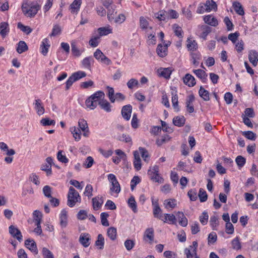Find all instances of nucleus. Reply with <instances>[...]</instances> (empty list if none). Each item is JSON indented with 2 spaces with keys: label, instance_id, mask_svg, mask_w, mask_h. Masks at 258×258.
I'll list each match as a JSON object with an SVG mask.
<instances>
[{
  "label": "nucleus",
  "instance_id": "f257e3e1",
  "mask_svg": "<svg viewBox=\"0 0 258 258\" xmlns=\"http://www.w3.org/2000/svg\"><path fill=\"white\" fill-rule=\"evenodd\" d=\"M40 8L41 5L37 2L23 4L22 6V10L24 15L30 18L34 17Z\"/></svg>",
  "mask_w": 258,
  "mask_h": 258
},
{
  "label": "nucleus",
  "instance_id": "f03ea898",
  "mask_svg": "<svg viewBox=\"0 0 258 258\" xmlns=\"http://www.w3.org/2000/svg\"><path fill=\"white\" fill-rule=\"evenodd\" d=\"M103 96V92L101 91H97L91 95L85 101L87 107L91 110L96 108Z\"/></svg>",
  "mask_w": 258,
  "mask_h": 258
},
{
  "label": "nucleus",
  "instance_id": "7ed1b4c3",
  "mask_svg": "<svg viewBox=\"0 0 258 258\" xmlns=\"http://www.w3.org/2000/svg\"><path fill=\"white\" fill-rule=\"evenodd\" d=\"M80 202L81 197L78 192L74 187L71 186L68 194V205L73 207L77 202Z\"/></svg>",
  "mask_w": 258,
  "mask_h": 258
},
{
  "label": "nucleus",
  "instance_id": "20e7f679",
  "mask_svg": "<svg viewBox=\"0 0 258 258\" xmlns=\"http://www.w3.org/2000/svg\"><path fill=\"white\" fill-rule=\"evenodd\" d=\"M198 242L196 241L192 242L191 245L184 249V252L186 258H200L197 254Z\"/></svg>",
  "mask_w": 258,
  "mask_h": 258
},
{
  "label": "nucleus",
  "instance_id": "39448f33",
  "mask_svg": "<svg viewBox=\"0 0 258 258\" xmlns=\"http://www.w3.org/2000/svg\"><path fill=\"white\" fill-rule=\"evenodd\" d=\"M108 179L111 183L110 190L116 194L119 193L120 191V187L115 176L113 174H109L108 175Z\"/></svg>",
  "mask_w": 258,
  "mask_h": 258
},
{
  "label": "nucleus",
  "instance_id": "423d86ee",
  "mask_svg": "<svg viewBox=\"0 0 258 258\" xmlns=\"http://www.w3.org/2000/svg\"><path fill=\"white\" fill-rule=\"evenodd\" d=\"M94 56L96 59L106 65H109L111 63V61L99 49H97L94 53Z\"/></svg>",
  "mask_w": 258,
  "mask_h": 258
},
{
  "label": "nucleus",
  "instance_id": "0eeeda50",
  "mask_svg": "<svg viewBox=\"0 0 258 258\" xmlns=\"http://www.w3.org/2000/svg\"><path fill=\"white\" fill-rule=\"evenodd\" d=\"M10 234L14 238H16L19 242L22 240V235L21 231L14 225H11L9 227Z\"/></svg>",
  "mask_w": 258,
  "mask_h": 258
},
{
  "label": "nucleus",
  "instance_id": "6e6552de",
  "mask_svg": "<svg viewBox=\"0 0 258 258\" xmlns=\"http://www.w3.org/2000/svg\"><path fill=\"white\" fill-rule=\"evenodd\" d=\"M10 32L9 25L7 22H3L0 23V35L3 39L6 38Z\"/></svg>",
  "mask_w": 258,
  "mask_h": 258
},
{
  "label": "nucleus",
  "instance_id": "1a4fd4ad",
  "mask_svg": "<svg viewBox=\"0 0 258 258\" xmlns=\"http://www.w3.org/2000/svg\"><path fill=\"white\" fill-rule=\"evenodd\" d=\"M104 98L105 94L103 93V96L101 99H100L99 105L102 109H103L107 112H109L111 111V106L106 100L104 99Z\"/></svg>",
  "mask_w": 258,
  "mask_h": 258
},
{
  "label": "nucleus",
  "instance_id": "9d476101",
  "mask_svg": "<svg viewBox=\"0 0 258 258\" xmlns=\"http://www.w3.org/2000/svg\"><path fill=\"white\" fill-rule=\"evenodd\" d=\"M33 104L37 114L39 116L43 115L44 113L45 109L41 100L39 99L35 100Z\"/></svg>",
  "mask_w": 258,
  "mask_h": 258
},
{
  "label": "nucleus",
  "instance_id": "9b49d317",
  "mask_svg": "<svg viewBox=\"0 0 258 258\" xmlns=\"http://www.w3.org/2000/svg\"><path fill=\"white\" fill-rule=\"evenodd\" d=\"M132 111V106L131 105L123 106L121 110L122 117L126 120H128L131 118Z\"/></svg>",
  "mask_w": 258,
  "mask_h": 258
},
{
  "label": "nucleus",
  "instance_id": "f8f14e48",
  "mask_svg": "<svg viewBox=\"0 0 258 258\" xmlns=\"http://www.w3.org/2000/svg\"><path fill=\"white\" fill-rule=\"evenodd\" d=\"M167 47L168 44H159L158 45L156 51L157 54L161 57H163L167 54Z\"/></svg>",
  "mask_w": 258,
  "mask_h": 258
},
{
  "label": "nucleus",
  "instance_id": "ddd939ff",
  "mask_svg": "<svg viewBox=\"0 0 258 258\" xmlns=\"http://www.w3.org/2000/svg\"><path fill=\"white\" fill-rule=\"evenodd\" d=\"M134 166L135 168L139 171L141 169L142 164L140 156V153L138 151H135L134 152Z\"/></svg>",
  "mask_w": 258,
  "mask_h": 258
},
{
  "label": "nucleus",
  "instance_id": "4468645a",
  "mask_svg": "<svg viewBox=\"0 0 258 258\" xmlns=\"http://www.w3.org/2000/svg\"><path fill=\"white\" fill-rule=\"evenodd\" d=\"M163 205L165 209L171 210L177 206V201L174 199H168L164 201Z\"/></svg>",
  "mask_w": 258,
  "mask_h": 258
},
{
  "label": "nucleus",
  "instance_id": "2eb2a0df",
  "mask_svg": "<svg viewBox=\"0 0 258 258\" xmlns=\"http://www.w3.org/2000/svg\"><path fill=\"white\" fill-rule=\"evenodd\" d=\"M184 83L189 87H193L196 85V80L195 78L189 74H187L183 78Z\"/></svg>",
  "mask_w": 258,
  "mask_h": 258
},
{
  "label": "nucleus",
  "instance_id": "dca6fc26",
  "mask_svg": "<svg viewBox=\"0 0 258 258\" xmlns=\"http://www.w3.org/2000/svg\"><path fill=\"white\" fill-rule=\"evenodd\" d=\"M60 225L62 228L68 225V213L65 210H62L59 215Z\"/></svg>",
  "mask_w": 258,
  "mask_h": 258
},
{
  "label": "nucleus",
  "instance_id": "f3484780",
  "mask_svg": "<svg viewBox=\"0 0 258 258\" xmlns=\"http://www.w3.org/2000/svg\"><path fill=\"white\" fill-rule=\"evenodd\" d=\"M90 235L88 233H82L79 237L80 242L85 247L90 245Z\"/></svg>",
  "mask_w": 258,
  "mask_h": 258
},
{
  "label": "nucleus",
  "instance_id": "a211bd4d",
  "mask_svg": "<svg viewBox=\"0 0 258 258\" xmlns=\"http://www.w3.org/2000/svg\"><path fill=\"white\" fill-rule=\"evenodd\" d=\"M248 59L252 64L255 67L258 61V53L255 50H251L249 52Z\"/></svg>",
  "mask_w": 258,
  "mask_h": 258
},
{
  "label": "nucleus",
  "instance_id": "6ab92c4d",
  "mask_svg": "<svg viewBox=\"0 0 258 258\" xmlns=\"http://www.w3.org/2000/svg\"><path fill=\"white\" fill-rule=\"evenodd\" d=\"M204 22L208 25L216 27L218 25V22L216 18L212 15H207L204 18Z\"/></svg>",
  "mask_w": 258,
  "mask_h": 258
},
{
  "label": "nucleus",
  "instance_id": "aec40b11",
  "mask_svg": "<svg viewBox=\"0 0 258 258\" xmlns=\"http://www.w3.org/2000/svg\"><path fill=\"white\" fill-rule=\"evenodd\" d=\"M0 149L3 151L5 152L7 156H11L16 153L14 149H9L8 145L4 142H0Z\"/></svg>",
  "mask_w": 258,
  "mask_h": 258
},
{
  "label": "nucleus",
  "instance_id": "412c9836",
  "mask_svg": "<svg viewBox=\"0 0 258 258\" xmlns=\"http://www.w3.org/2000/svg\"><path fill=\"white\" fill-rule=\"evenodd\" d=\"M25 244L26 247L31 251L35 252L36 254L38 253L36 244L33 240L27 239Z\"/></svg>",
  "mask_w": 258,
  "mask_h": 258
},
{
  "label": "nucleus",
  "instance_id": "4be33fe9",
  "mask_svg": "<svg viewBox=\"0 0 258 258\" xmlns=\"http://www.w3.org/2000/svg\"><path fill=\"white\" fill-rule=\"evenodd\" d=\"M148 239L150 243H152L154 240V230L152 228H147L144 234V239Z\"/></svg>",
  "mask_w": 258,
  "mask_h": 258
},
{
  "label": "nucleus",
  "instance_id": "5701e85b",
  "mask_svg": "<svg viewBox=\"0 0 258 258\" xmlns=\"http://www.w3.org/2000/svg\"><path fill=\"white\" fill-rule=\"evenodd\" d=\"M50 46L49 40L47 38L44 39L40 45L41 52L44 55H46L48 52V49Z\"/></svg>",
  "mask_w": 258,
  "mask_h": 258
},
{
  "label": "nucleus",
  "instance_id": "b1692460",
  "mask_svg": "<svg viewBox=\"0 0 258 258\" xmlns=\"http://www.w3.org/2000/svg\"><path fill=\"white\" fill-rule=\"evenodd\" d=\"M28 50V47L24 41H20L17 44L16 50L19 54H21Z\"/></svg>",
  "mask_w": 258,
  "mask_h": 258
},
{
  "label": "nucleus",
  "instance_id": "393cba45",
  "mask_svg": "<svg viewBox=\"0 0 258 258\" xmlns=\"http://www.w3.org/2000/svg\"><path fill=\"white\" fill-rule=\"evenodd\" d=\"M93 209L97 210L101 207L103 203V200L102 197H96L92 200Z\"/></svg>",
  "mask_w": 258,
  "mask_h": 258
},
{
  "label": "nucleus",
  "instance_id": "a878e982",
  "mask_svg": "<svg viewBox=\"0 0 258 258\" xmlns=\"http://www.w3.org/2000/svg\"><path fill=\"white\" fill-rule=\"evenodd\" d=\"M82 0H75L70 6L71 13H77L80 8Z\"/></svg>",
  "mask_w": 258,
  "mask_h": 258
},
{
  "label": "nucleus",
  "instance_id": "bb28decb",
  "mask_svg": "<svg viewBox=\"0 0 258 258\" xmlns=\"http://www.w3.org/2000/svg\"><path fill=\"white\" fill-rule=\"evenodd\" d=\"M70 131L73 134V137L76 141H79L81 139V131L79 128L73 126L70 128Z\"/></svg>",
  "mask_w": 258,
  "mask_h": 258
},
{
  "label": "nucleus",
  "instance_id": "cd10ccee",
  "mask_svg": "<svg viewBox=\"0 0 258 258\" xmlns=\"http://www.w3.org/2000/svg\"><path fill=\"white\" fill-rule=\"evenodd\" d=\"M205 10L207 12H210L212 10H217V5L213 1H207L204 4Z\"/></svg>",
  "mask_w": 258,
  "mask_h": 258
},
{
  "label": "nucleus",
  "instance_id": "c85d7f7f",
  "mask_svg": "<svg viewBox=\"0 0 258 258\" xmlns=\"http://www.w3.org/2000/svg\"><path fill=\"white\" fill-rule=\"evenodd\" d=\"M185 119L183 116H178L173 119V123L178 127L183 126L185 124Z\"/></svg>",
  "mask_w": 258,
  "mask_h": 258
},
{
  "label": "nucleus",
  "instance_id": "c756f323",
  "mask_svg": "<svg viewBox=\"0 0 258 258\" xmlns=\"http://www.w3.org/2000/svg\"><path fill=\"white\" fill-rule=\"evenodd\" d=\"M155 17L160 21H166L169 19L167 11L164 10L160 11L158 13H156L155 14Z\"/></svg>",
  "mask_w": 258,
  "mask_h": 258
},
{
  "label": "nucleus",
  "instance_id": "7c9ffc66",
  "mask_svg": "<svg viewBox=\"0 0 258 258\" xmlns=\"http://www.w3.org/2000/svg\"><path fill=\"white\" fill-rule=\"evenodd\" d=\"M33 215L35 225H40L42 218V213L38 210H35L34 211Z\"/></svg>",
  "mask_w": 258,
  "mask_h": 258
},
{
  "label": "nucleus",
  "instance_id": "2f4dec72",
  "mask_svg": "<svg viewBox=\"0 0 258 258\" xmlns=\"http://www.w3.org/2000/svg\"><path fill=\"white\" fill-rule=\"evenodd\" d=\"M186 46L188 50L195 51L198 48V44L195 40L187 38Z\"/></svg>",
  "mask_w": 258,
  "mask_h": 258
},
{
  "label": "nucleus",
  "instance_id": "473e14b6",
  "mask_svg": "<svg viewBox=\"0 0 258 258\" xmlns=\"http://www.w3.org/2000/svg\"><path fill=\"white\" fill-rule=\"evenodd\" d=\"M233 7L234 11L236 12L237 14L241 16L244 15V12L242 6L240 3L237 2H234L233 4Z\"/></svg>",
  "mask_w": 258,
  "mask_h": 258
},
{
  "label": "nucleus",
  "instance_id": "72a5a7b5",
  "mask_svg": "<svg viewBox=\"0 0 258 258\" xmlns=\"http://www.w3.org/2000/svg\"><path fill=\"white\" fill-rule=\"evenodd\" d=\"M177 216L179 219V223L183 227H185L187 225V219L185 217L182 212H178Z\"/></svg>",
  "mask_w": 258,
  "mask_h": 258
},
{
  "label": "nucleus",
  "instance_id": "f704fd0d",
  "mask_svg": "<svg viewBox=\"0 0 258 258\" xmlns=\"http://www.w3.org/2000/svg\"><path fill=\"white\" fill-rule=\"evenodd\" d=\"M99 35V36H102L104 35H107L112 33V29L110 28V27H104L99 28L97 30Z\"/></svg>",
  "mask_w": 258,
  "mask_h": 258
},
{
  "label": "nucleus",
  "instance_id": "c9c22d12",
  "mask_svg": "<svg viewBox=\"0 0 258 258\" xmlns=\"http://www.w3.org/2000/svg\"><path fill=\"white\" fill-rule=\"evenodd\" d=\"M78 125L83 132H89V128L87 121L84 119H80L78 121Z\"/></svg>",
  "mask_w": 258,
  "mask_h": 258
},
{
  "label": "nucleus",
  "instance_id": "e433bc0d",
  "mask_svg": "<svg viewBox=\"0 0 258 258\" xmlns=\"http://www.w3.org/2000/svg\"><path fill=\"white\" fill-rule=\"evenodd\" d=\"M200 96L205 100L209 101L210 100L209 92L205 90L203 87H201L199 92Z\"/></svg>",
  "mask_w": 258,
  "mask_h": 258
},
{
  "label": "nucleus",
  "instance_id": "4c0bfd02",
  "mask_svg": "<svg viewBox=\"0 0 258 258\" xmlns=\"http://www.w3.org/2000/svg\"><path fill=\"white\" fill-rule=\"evenodd\" d=\"M104 245V238L101 234H98L97 239L95 241V245L99 247L100 249H102Z\"/></svg>",
  "mask_w": 258,
  "mask_h": 258
},
{
  "label": "nucleus",
  "instance_id": "58836bf2",
  "mask_svg": "<svg viewBox=\"0 0 258 258\" xmlns=\"http://www.w3.org/2000/svg\"><path fill=\"white\" fill-rule=\"evenodd\" d=\"M17 27L27 35L29 34L32 31V29L29 26H25L21 22L18 23Z\"/></svg>",
  "mask_w": 258,
  "mask_h": 258
},
{
  "label": "nucleus",
  "instance_id": "ea45409f",
  "mask_svg": "<svg viewBox=\"0 0 258 258\" xmlns=\"http://www.w3.org/2000/svg\"><path fill=\"white\" fill-rule=\"evenodd\" d=\"M128 205L130 208L132 209L134 213H137L138 211L137 203L135 201V198L133 197H131L128 200Z\"/></svg>",
  "mask_w": 258,
  "mask_h": 258
},
{
  "label": "nucleus",
  "instance_id": "a19ab883",
  "mask_svg": "<svg viewBox=\"0 0 258 258\" xmlns=\"http://www.w3.org/2000/svg\"><path fill=\"white\" fill-rule=\"evenodd\" d=\"M193 73L201 80H205L207 75L206 72L201 69L194 70L192 71Z\"/></svg>",
  "mask_w": 258,
  "mask_h": 258
},
{
  "label": "nucleus",
  "instance_id": "79ce46f5",
  "mask_svg": "<svg viewBox=\"0 0 258 258\" xmlns=\"http://www.w3.org/2000/svg\"><path fill=\"white\" fill-rule=\"evenodd\" d=\"M93 58L92 57H85L82 61L83 67L88 70L91 69V64L93 62Z\"/></svg>",
  "mask_w": 258,
  "mask_h": 258
},
{
  "label": "nucleus",
  "instance_id": "37998d69",
  "mask_svg": "<svg viewBox=\"0 0 258 258\" xmlns=\"http://www.w3.org/2000/svg\"><path fill=\"white\" fill-rule=\"evenodd\" d=\"M193 64L198 66L199 62L198 60L201 58V55L199 52H191Z\"/></svg>",
  "mask_w": 258,
  "mask_h": 258
},
{
  "label": "nucleus",
  "instance_id": "c03bdc74",
  "mask_svg": "<svg viewBox=\"0 0 258 258\" xmlns=\"http://www.w3.org/2000/svg\"><path fill=\"white\" fill-rule=\"evenodd\" d=\"M165 218L162 220V221L166 223L167 221L171 222V223L174 224L176 223V218L175 216L173 214H164Z\"/></svg>",
  "mask_w": 258,
  "mask_h": 258
},
{
  "label": "nucleus",
  "instance_id": "a18cd8bd",
  "mask_svg": "<svg viewBox=\"0 0 258 258\" xmlns=\"http://www.w3.org/2000/svg\"><path fill=\"white\" fill-rule=\"evenodd\" d=\"M139 152L140 154H141L144 160L148 162L149 159V155L148 151L144 148L140 147L139 148Z\"/></svg>",
  "mask_w": 258,
  "mask_h": 258
},
{
  "label": "nucleus",
  "instance_id": "49530a36",
  "mask_svg": "<svg viewBox=\"0 0 258 258\" xmlns=\"http://www.w3.org/2000/svg\"><path fill=\"white\" fill-rule=\"evenodd\" d=\"M107 235L112 240L116 238V229L114 227H110L107 230Z\"/></svg>",
  "mask_w": 258,
  "mask_h": 258
},
{
  "label": "nucleus",
  "instance_id": "de8ad7c7",
  "mask_svg": "<svg viewBox=\"0 0 258 258\" xmlns=\"http://www.w3.org/2000/svg\"><path fill=\"white\" fill-rule=\"evenodd\" d=\"M72 52L74 55L76 56H79L81 55L82 51L79 49L76 45L75 42L73 41L71 43Z\"/></svg>",
  "mask_w": 258,
  "mask_h": 258
},
{
  "label": "nucleus",
  "instance_id": "09e8293b",
  "mask_svg": "<svg viewBox=\"0 0 258 258\" xmlns=\"http://www.w3.org/2000/svg\"><path fill=\"white\" fill-rule=\"evenodd\" d=\"M232 247L236 250H239L241 248V243L238 237L233 239L231 241Z\"/></svg>",
  "mask_w": 258,
  "mask_h": 258
},
{
  "label": "nucleus",
  "instance_id": "8fccbe9b",
  "mask_svg": "<svg viewBox=\"0 0 258 258\" xmlns=\"http://www.w3.org/2000/svg\"><path fill=\"white\" fill-rule=\"evenodd\" d=\"M159 71H160V75L167 79L170 77L171 74V71L169 68L161 69Z\"/></svg>",
  "mask_w": 258,
  "mask_h": 258
},
{
  "label": "nucleus",
  "instance_id": "3c124183",
  "mask_svg": "<svg viewBox=\"0 0 258 258\" xmlns=\"http://www.w3.org/2000/svg\"><path fill=\"white\" fill-rule=\"evenodd\" d=\"M139 83L138 81L134 78H132L128 80L126 85L128 89H133L135 87H138Z\"/></svg>",
  "mask_w": 258,
  "mask_h": 258
},
{
  "label": "nucleus",
  "instance_id": "603ef678",
  "mask_svg": "<svg viewBox=\"0 0 258 258\" xmlns=\"http://www.w3.org/2000/svg\"><path fill=\"white\" fill-rule=\"evenodd\" d=\"M153 214L155 218H157L161 220H163V219L162 218V210L160 208V207H156V208H153Z\"/></svg>",
  "mask_w": 258,
  "mask_h": 258
},
{
  "label": "nucleus",
  "instance_id": "864d4df0",
  "mask_svg": "<svg viewBox=\"0 0 258 258\" xmlns=\"http://www.w3.org/2000/svg\"><path fill=\"white\" fill-rule=\"evenodd\" d=\"M170 139V137L165 135L161 137V138H159L156 140V144L158 146H160L162 145L163 144L165 143L166 142L169 141Z\"/></svg>",
  "mask_w": 258,
  "mask_h": 258
},
{
  "label": "nucleus",
  "instance_id": "5fc2aeb1",
  "mask_svg": "<svg viewBox=\"0 0 258 258\" xmlns=\"http://www.w3.org/2000/svg\"><path fill=\"white\" fill-rule=\"evenodd\" d=\"M210 225L212 227L214 230H216V227L219 225L218 219L217 216L213 215L211 217L210 220Z\"/></svg>",
  "mask_w": 258,
  "mask_h": 258
},
{
  "label": "nucleus",
  "instance_id": "6e6d98bb",
  "mask_svg": "<svg viewBox=\"0 0 258 258\" xmlns=\"http://www.w3.org/2000/svg\"><path fill=\"white\" fill-rule=\"evenodd\" d=\"M173 29L175 34L179 38L183 37V31L180 27L177 24H174L173 26Z\"/></svg>",
  "mask_w": 258,
  "mask_h": 258
},
{
  "label": "nucleus",
  "instance_id": "4d7b16f0",
  "mask_svg": "<svg viewBox=\"0 0 258 258\" xmlns=\"http://www.w3.org/2000/svg\"><path fill=\"white\" fill-rule=\"evenodd\" d=\"M235 162L239 168L242 167L246 162V159L242 156H238L235 159Z\"/></svg>",
  "mask_w": 258,
  "mask_h": 258
},
{
  "label": "nucleus",
  "instance_id": "13d9d810",
  "mask_svg": "<svg viewBox=\"0 0 258 258\" xmlns=\"http://www.w3.org/2000/svg\"><path fill=\"white\" fill-rule=\"evenodd\" d=\"M109 215L107 213H102L101 214V224L104 226H108L109 224L107 220Z\"/></svg>",
  "mask_w": 258,
  "mask_h": 258
},
{
  "label": "nucleus",
  "instance_id": "bf43d9fd",
  "mask_svg": "<svg viewBox=\"0 0 258 258\" xmlns=\"http://www.w3.org/2000/svg\"><path fill=\"white\" fill-rule=\"evenodd\" d=\"M74 79H75L76 81L80 80V79L86 77V74L83 71H78L73 73L71 75Z\"/></svg>",
  "mask_w": 258,
  "mask_h": 258
},
{
  "label": "nucleus",
  "instance_id": "052dcab7",
  "mask_svg": "<svg viewBox=\"0 0 258 258\" xmlns=\"http://www.w3.org/2000/svg\"><path fill=\"white\" fill-rule=\"evenodd\" d=\"M198 196L201 202H204L207 200V194L204 189H200Z\"/></svg>",
  "mask_w": 258,
  "mask_h": 258
},
{
  "label": "nucleus",
  "instance_id": "680f3d73",
  "mask_svg": "<svg viewBox=\"0 0 258 258\" xmlns=\"http://www.w3.org/2000/svg\"><path fill=\"white\" fill-rule=\"evenodd\" d=\"M52 188L49 185H45L43 188V193L44 195L48 198H51Z\"/></svg>",
  "mask_w": 258,
  "mask_h": 258
},
{
  "label": "nucleus",
  "instance_id": "e2e57ef3",
  "mask_svg": "<svg viewBox=\"0 0 258 258\" xmlns=\"http://www.w3.org/2000/svg\"><path fill=\"white\" fill-rule=\"evenodd\" d=\"M62 151H59L57 154V158L58 161L62 163H67L69 162L68 159L64 155H62Z\"/></svg>",
  "mask_w": 258,
  "mask_h": 258
},
{
  "label": "nucleus",
  "instance_id": "0e129e2a",
  "mask_svg": "<svg viewBox=\"0 0 258 258\" xmlns=\"http://www.w3.org/2000/svg\"><path fill=\"white\" fill-rule=\"evenodd\" d=\"M203 32L201 35V37L204 39H206L207 36L211 31V29L208 26H203L202 27Z\"/></svg>",
  "mask_w": 258,
  "mask_h": 258
},
{
  "label": "nucleus",
  "instance_id": "69168bd1",
  "mask_svg": "<svg viewBox=\"0 0 258 258\" xmlns=\"http://www.w3.org/2000/svg\"><path fill=\"white\" fill-rule=\"evenodd\" d=\"M94 159L91 157H88L85 161L84 162L83 165L86 168H90L93 164Z\"/></svg>",
  "mask_w": 258,
  "mask_h": 258
},
{
  "label": "nucleus",
  "instance_id": "338daca9",
  "mask_svg": "<svg viewBox=\"0 0 258 258\" xmlns=\"http://www.w3.org/2000/svg\"><path fill=\"white\" fill-rule=\"evenodd\" d=\"M34 193L33 188L31 186L23 188L22 192V196L25 197L28 195H33Z\"/></svg>",
  "mask_w": 258,
  "mask_h": 258
},
{
  "label": "nucleus",
  "instance_id": "774afa93",
  "mask_svg": "<svg viewBox=\"0 0 258 258\" xmlns=\"http://www.w3.org/2000/svg\"><path fill=\"white\" fill-rule=\"evenodd\" d=\"M41 169L45 171L47 176L51 175L52 173L51 165L46 163L42 165Z\"/></svg>",
  "mask_w": 258,
  "mask_h": 258
}]
</instances>
